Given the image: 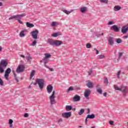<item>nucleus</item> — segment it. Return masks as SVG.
Segmentation results:
<instances>
[{
	"label": "nucleus",
	"instance_id": "nucleus-32",
	"mask_svg": "<svg viewBox=\"0 0 128 128\" xmlns=\"http://www.w3.org/2000/svg\"><path fill=\"white\" fill-rule=\"evenodd\" d=\"M72 90H74V87L70 86L68 90V92H72Z\"/></svg>",
	"mask_w": 128,
	"mask_h": 128
},
{
	"label": "nucleus",
	"instance_id": "nucleus-56",
	"mask_svg": "<svg viewBox=\"0 0 128 128\" xmlns=\"http://www.w3.org/2000/svg\"><path fill=\"white\" fill-rule=\"evenodd\" d=\"M3 4L2 2H0V6H2Z\"/></svg>",
	"mask_w": 128,
	"mask_h": 128
},
{
	"label": "nucleus",
	"instance_id": "nucleus-11",
	"mask_svg": "<svg viewBox=\"0 0 128 128\" xmlns=\"http://www.w3.org/2000/svg\"><path fill=\"white\" fill-rule=\"evenodd\" d=\"M53 88H54L52 87V85L48 86L47 88H46V90H47V92H48V94H50V92H52Z\"/></svg>",
	"mask_w": 128,
	"mask_h": 128
},
{
	"label": "nucleus",
	"instance_id": "nucleus-19",
	"mask_svg": "<svg viewBox=\"0 0 128 128\" xmlns=\"http://www.w3.org/2000/svg\"><path fill=\"white\" fill-rule=\"evenodd\" d=\"M88 10V8L86 6H84V7H82L80 8V12H82L83 14H84V12H86Z\"/></svg>",
	"mask_w": 128,
	"mask_h": 128
},
{
	"label": "nucleus",
	"instance_id": "nucleus-22",
	"mask_svg": "<svg viewBox=\"0 0 128 128\" xmlns=\"http://www.w3.org/2000/svg\"><path fill=\"white\" fill-rule=\"evenodd\" d=\"M26 25L27 28H34V24H30L28 22H27L26 23Z\"/></svg>",
	"mask_w": 128,
	"mask_h": 128
},
{
	"label": "nucleus",
	"instance_id": "nucleus-30",
	"mask_svg": "<svg viewBox=\"0 0 128 128\" xmlns=\"http://www.w3.org/2000/svg\"><path fill=\"white\" fill-rule=\"evenodd\" d=\"M58 24V23L56 22H53L51 24V26H56Z\"/></svg>",
	"mask_w": 128,
	"mask_h": 128
},
{
	"label": "nucleus",
	"instance_id": "nucleus-4",
	"mask_svg": "<svg viewBox=\"0 0 128 128\" xmlns=\"http://www.w3.org/2000/svg\"><path fill=\"white\" fill-rule=\"evenodd\" d=\"M36 82H37L40 90H42L44 86V80L42 78L36 79Z\"/></svg>",
	"mask_w": 128,
	"mask_h": 128
},
{
	"label": "nucleus",
	"instance_id": "nucleus-57",
	"mask_svg": "<svg viewBox=\"0 0 128 128\" xmlns=\"http://www.w3.org/2000/svg\"><path fill=\"white\" fill-rule=\"evenodd\" d=\"M128 38V36H124V38Z\"/></svg>",
	"mask_w": 128,
	"mask_h": 128
},
{
	"label": "nucleus",
	"instance_id": "nucleus-37",
	"mask_svg": "<svg viewBox=\"0 0 128 128\" xmlns=\"http://www.w3.org/2000/svg\"><path fill=\"white\" fill-rule=\"evenodd\" d=\"M92 47V44H90V43H88L86 45V48H90Z\"/></svg>",
	"mask_w": 128,
	"mask_h": 128
},
{
	"label": "nucleus",
	"instance_id": "nucleus-15",
	"mask_svg": "<svg viewBox=\"0 0 128 128\" xmlns=\"http://www.w3.org/2000/svg\"><path fill=\"white\" fill-rule=\"evenodd\" d=\"M128 30V28L126 26H124L122 28V34H126Z\"/></svg>",
	"mask_w": 128,
	"mask_h": 128
},
{
	"label": "nucleus",
	"instance_id": "nucleus-23",
	"mask_svg": "<svg viewBox=\"0 0 128 128\" xmlns=\"http://www.w3.org/2000/svg\"><path fill=\"white\" fill-rule=\"evenodd\" d=\"M86 86L89 88H92L93 87L92 83L90 81H88Z\"/></svg>",
	"mask_w": 128,
	"mask_h": 128
},
{
	"label": "nucleus",
	"instance_id": "nucleus-6",
	"mask_svg": "<svg viewBox=\"0 0 128 128\" xmlns=\"http://www.w3.org/2000/svg\"><path fill=\"white\" fill-rule=\"evenodd\" d=\"M31 34L34 40L38 39V30H34L31 32Z\"/></svg>",
	"mask_w": 128,
	"mask_h": 128
},
{
	"label": "nucleus",
	"instance_id": "nucleus-20",
	"mask_svg": "<svg viewBox=\"0 0 128 128\" xmlns=\"http://www.w3.org/2000/svg\"><path fill=\"white\" fill-rule=\"evenodd\" d=\"M48 42L50 46H54V41L52 39H48Z\"/></svg>",
	"mask_w": 128,
	"mask_h": 128
},
{
	"label": "nucleus",
	"instance_id": "nucleus-26",
	"mask_svg": "<svg viewBox=\"0 0 128 128\" xmlns=\"http://www.w3.org/2000/svg\"><path fill=\"white\" fill-rule=\"evenodd\" d=\"M120 8H121L120 6H116L114 7V10L115 12H118V10H120Z\"/></svg>",
	"mask_w": 128,
	"mask_h": 128
},
{
	"label": "nucleus",
	"instance_id": "nucleus-53",
	"mask_svg": "<svg viewBox=\"0 0 128 128\" xmlns=\"http://www.w3.org/2000/svg\"><path fill=\"white\" fill-rule=\"evenodd\" d=\"M20 56L21 58H25L24 55H22V54L20 55Z\"/></svg>",
	"mask_w": 128,
	"mask_h": 128
},
{
	"label": "nucleus",
	"instance_id": "nucleus-52",
	"mask_svg": "<svg viewBox=\"0 0 128 128\" xmlns=\"http://www.w3.org/2000/svg\"><path fill=\"white\" fill-rule=\"evenodd\" d=\"M18 22L19 24H22V22L20 21V20H18Z\"/></svg>",
	"mask_w": 128,
	"mask_h": 128
},
{
	"label": "nucleus",
	"instance_id": "nucleus-45",
	"mask_svg": "<svg viewBox=\"0 0 128 128\" xmlns=\"http://www.w3.org/2000/svg\"><path fill=\"white\" fill-rule=\"evenodd\" d=\"M120 71L118 72L117 74V78H120Z\"/></svg>",
	"mask_w": 128,
	"mask_h": 128
},
{
	"label": "nucleus",
	"instance_id": "nucleus-35",
	"mask_svg": "<svg viewBox=\"0 0 128 128\" xmlns=\"http://www.w3.org/2000/svg\"><path fill=\"white\" fill-rule=\"evenodd\" d=\"M104 82L106 84H108V78H105L104 80Z\"/></svg>",
	"mask_w": 128,
	"mask_h": 128
},
{
	"label": "nucleus",
	"instance_id": "nucleus-41",
	"mask_svg": "<svg viewBox=\"0 0 128 128\" xmlns=\"http://www.w3.org/2000/svg\"><path fill=\"white\" fill-rule=\"evenodd\" d=\"M44 66H45V68H48V70H50V72H52V68H50L49 67H48V66H46V64H44Z\"/></svg>",
	"mask_w": 128,
	"mask_h": 128
},
{
	"label": "nucleus",
	"instance_id": "nucleus-42",
	"mask_svg": "<svg viewBox=\"0 0 128 128\" xmlns=\"http://www.w3.org/2000/svg\"><path fill=\"white\" fill-rule=\"evenodd\" d=\"M36 44V40H34L32 44H31V46H34Z\"/></svg>",
	"mask_w": 128,
	"mask_h": 128
},
{
	"label": "nucleus",
	"instance_id": "nucleus-18",
	"mask_svg": "<svg viewBox=\"0 0 128 128\" xmlns=\"http://www.w3.org/2000/svg\"><path fill=\"white\" fill-rule=\"evenodd\" d=\"M62 12H64V14H72V12H74V10H71L70 11H68L66 10H62Z\"/></svg>",
	"mask_w": 128,
	"mask_h": 128
},
{
	"label": "nucleus",
	"instance_id": "nucleus-2",
	"mask_svg": "<svg viewBox=\"0 0 128 128\" xmlns=\"http://www.w3.org/2000/svg\"><path fill=\"white\" fill-rule=\"evenodd\" d=\"M114 88L116 90H119L120 92H122L124 94H128V88L124 86V85H122L120 88L117 85H114Z\"/></svg>",
	"mask_w": 128,
	"mask_h": 128
},
{
	"label": "nucleus",
	"instance_id": "nucleus-39",
	"mask_svg": "<svg viewBox=\"0 0 128 128\" xmlns=\"http://www.w3.org/2000/svg\"><path fill=\"white\" fill-rule=\"evenodd\" d=\"M52 36H54V38H56L58 36V33H54V34L52 35Z\"/></svg>",
	"mask_w": 128,
	"mask_h": 128
},
{
	"label": "nucleus",
	"instance_id": "nucleus-21",
	"mask_svg": "<svg viewBox=\"0 0 128 128\" xmlns=\"http://www.w3.org/2000/svg\"><path fill=\"white\" fill-rule=\"evenodd\" d=\"M94 118H96V116L94 115V114H92L91 115L88 114L87 116V118H90L91 120H92Z\"/></svg>",
	"mask_w": 128,
	"mask_h": 128
},
{
	"label": "nucleus",
	"instance_id": "nucleus-58",
	"mask_svg": "<svg viewBox=\"0 0 128 128\" xmlns=\"http://www.w3.org/2000/svg\"><path fill=\"white\" fill-rule=\"evenodd\" d=\"M10 128H12V124H10Z\"/></svg>",
	"mask_w": 128,
	"mask_h": 128
},
{
	"label": "nucleus",
	"instance_id": "nucleus-8",
	"mask_svg": "<svg viewBox=\"0 0 128 128\" xmlns=\"http://www.w3.org/2000/svg\"><path fill=\"white\" fill-rule=\"evenodd\" d=\"M12 72V70L10 68H8L5 72L4 78L6 80L8 79V76H10V74Z\"/></svg>",
	"mask_w": 128,
	"mask_h": 128
},
{
	"label": "nucleus",
	"instance_id": "nucleus-34",
	"mask_svg": "<svg viewBox=\"0 0 128 128\" xmlns=\"http://www.w3.org/2000/svg\"><path fill=\"white\" fill-rule=\"evenodd\" d=\"M100 2L104 4H108V0H100Z\"/></svg>",
	"mask_w": 128,
	"mask_h": 128
},
{
	"label": "nucleus",
	"instance_id": "nucleus-14",
	"mask_svg": "<svg viewBox=\"0 0 128 128\" xmlns=\"http://www.w3.org/2000/svg\"><path fill=\"white\" fill-rule=\"evenodd\" d=\"M61 44H62V41L58 40L54 41V46H58Z\"/></svg>",
	"mask_w": 128,
	"mask_h": 128
},
{
	"label": "nucleus",
	"instance_id": "nucleus-50",
	"mask_svg": "<svg viewBox=\"0 0 128 128\" xmlns=\"http://www.w3.org/2000/svg\"><path fill=\"white\" fill-rule=\"evenodd\" d=\"M107 95H108V93H106V92H104V93L103 94L104 96L106 97V96H107Z\"/></svg>",
	"mask_w": 128,
	"mask_h": 128
},
{
	"label": "nucleus",
	"instance_id": "nucleus-61",
	"mask_svg": "<svg viewBox=\"0 0 128 128\" xmlns=\"http://www.w3.org/2000/svg\"><path fill=\"white\" fill-rule=\"evenodd\" d=\"M85 124H88V121H85Z\"/></svg>",
	"mask_w": 128,
	"mask_h": 128
},
{
	"label": "nucleus",
	"instance_id": "nucleus-16",
	"mask_svg": "<svg viewBox=\"0 0 128 128\" xmlns=\"http://www.w3.org/2000/svg\"><path fill=\"white\" fill-rule=\"evenodd\" d=\"M74 102H78L80 100V97L78 95H76L73 98Z\"/></svg>",
	"mask_w": 128,
	"mask_h": 128
},
{
	"label": "nucleus",
	"instance_id": "nucleus-17",
	"mask_svg": "<svg viewBox=\"0 0 128 128\" xmlns=\"http://www.w3.org/2000/svg\"><path fill=\"white\" fill-rule=\"evenodd\" d=\"M111 30H113L114 32H118V28L116 25H114L111 27Z\"/></svg>",
	"mask_w": 128,
	"mask_h": 128
},
{
	"label": "nucleus",
	"instance_id": "nucleus-54",
	"mask_svg": "<svg viewBox=\"0 0 128 128\" xmlns=\"http://www.w3.org/2000/svg\"><path fill=\"white\" fill-rule=\"evenodd\" d=\"M90 108L88 109V113L87 114H90Z\"/></svg>",
	"mask_w": 128,
	"mask_h": 128
},
{
	"label": "nucleus",
	"instance_id": "nucleus-44",
	"mask_svg": "<svg viewBox=\"0 0 128 128\" xmlns=\"http://www.w3.org/2000/svg\"><path fill=\"white\" fill-rule=\"evenodd\" d=\"M12 122H14V120H12V119L9 120V122H8L9 124H12Z\"/></svg>",
	"mask_w": 128,
	"mask_h": 128
},
{
	"label": "nucleus",
	"instance_id": "nucleus-63",
	"mask_svg": "<svg viewBox=\"0 0 128 128\" xmlns=\"http://www.w3.org/2000/svg\"><path fill=\"white\" fill-rule=\"evenodd\" d=\"M126 26L128 28V24L127 26Z\"/></svg>",
	"mask_w": 128,
	"mask_h": 128
},
{
	"label": "nucleus",
	"instance_id": "nucleus-25",
	"mask_svg": "<svg viewBox=\"0 0 128 128\" xmlns=\"http://www.w3.org/2000/svg\"><path fill=\"white\" fill-rule=\"evenodd\" d=\"M19 36H20V38H24V36H26V34H24V30L21 31L20 32Z\"/></svg>",
	"mask_w": 128,
	"mask_h": 128
},
{
	"label": "nucleus",
	"instance_id": "nucleus-24",
	"mask_svg": "<svg viewBox=\"0 0 128 128\" xmlns=\"http://www.w3.org/2000/svg\"><path fill=\"white\" fill-rule=\"evenodd\" d=\"M36 74V70H33L30 73V78H32Z\"/></svg>",
	"mask_w": 128,
	"mask_h": 128
},
{
	"label": "nucleus",
	"instance_id": "nucleus-13",
	"mask_svg": "<svg viewBox=\"0 0 128 128\" xmlns=\"http://www.w3.org/2000/svg\"><path fill=\"white\" fill-rule=\"evenodd\" d=\"M24 14L16 15V20L18 21L22 20V18H24Z\"/></svg>",
	"mask_w": 128,
	"mask_h": 128
},
{
	"label": "nucleus",
	"instance_id": "nucleus-12",
	"mask_svg": "<svg viewBox=\"0 0 128 128\" xmlns=\"http://www.w3.org/2000/svg\"><path fill=\"white\" fill-rule=\"evenodd\" d=\"M108 44H110V46H112L114 44V38L110 36L108 39Z\"/></svg>",
	"mask_w": 128,
	"mask_h": 128
},
{
	"label": "nucleus",
	"instance_id": "nucleus-47",
	"mask_svg": "<svg viewBox=\"0 0 128 128\" xmlns=\"http://www.w3.org/2000/svg\"><path fill=\"white\" fill-rule=\"evenodd\" d=\"M94 50H96V54H98L100 53V52H98V50H96V48H94Z\"/></svg>",
	"mask_w": 128,
	"mask_h": 128
},
{
	"label": "nucleus",
	"instance_id": "nucleus-31",
	"mask_svg": "<svg viewBox=\"0 0 128 128\" xmlns=\"http://www.w3.org/2000/svg\"><path fill=\"white\" fill-rule=\"evenodd\" d=\"M72 106H66V110L68 111L72 110Z\"/></svg>",
	"mask_w": 128,
	"mask_h": 128
},
{
	"label": "nucleus",
	"instance_id": "nucleus-64",
	"mask_svg": "<svg viewBox=\"0 0 128 128\" xmlns=\"http://www.w3.org/2000/svg\"><path fill=\"white\" fill-rule=\"evenodd\" d=\"M102 36H104V33H102Z\"/></svg>",
	"mask_w": 128,
	"mask_h": 128
},
{
	"label": "nucleus",
	"instance_id": "nucleus-46",
	"mask_svg": "<svg viewBox=\"0 0 128 128\" xmlns=\"http://www.w3.org/2000/svg\"><path fill=\"white\" fill-rule=\"evenodd\" d=\"M109 124H110V126H114V121H112V120L110 121Z\"/></svg>",
	"mask_w": 128,
	"mask_h": 128
},
{
	"label": "nucleus",
	"instance_id": "nucleus-28",
	"mask_svg": "<svg viewBox=\"0 0 128 128\" xmlns=\"http://www.w3.org/2000/svg\"><path fill=\"white\" fill-rule=\"evenodd\" d=\"M116 42H117V44H122V40L120 38H116Z\"/></svg>",
	"mask_w": 128,
	"mask_h": 128
},
{
	"label": "nucleus",
	"instance_id": "nucleus-38",
	"mask_svg": "<svg viewBox=\"0 0 128 128\" xmlns=\"http://www.w3.org/2000/svg\"><path fill=\"white\" fill-rule=\"evenodd\" d=\"M122 52H120L118 54V60H120V58H122Z\"/></svg>",
	"mask_w": 128,
	"mask_h": 128
},
{
	"label": "nucleus",
	"instance_id": "nucleus-5",
	"mask_svg": "<svg viewBox=\"0 0 128 128\" xmlns=\"http://www.w3.org/2000/svg\"><path fill=\"white\" fill-rule=\"evenodd\" d=\"M45 56L44 58L40 61V62H44V64H48V58H52V55L48 53H46L44 54Z\"/></svg>",
	"mask_w": 128,
	"mask_h": 128
},
{
	"label": "nucleus",
	"instance_id": "nucleus-43",
	"mask_svg": "<svg viewBox=\"0 0 128 128\" xmlns=\"http://www.w3.org/2000/svg\"><path fill=\"white\" fill-rule=\"evenodd\" d=\"M0 85L4 86V81H2V78H0Z\"/></svg>",
	"mask_w": 128,
	"mask_h": 128
},
{
	"label": "nucleus",
	"instance_id": "nucleus-55",
	"mask_svg": "<svg viewBox=\"0 0 128 128\" xmlns=\"http://www.w3.org/2000/svg\"><path fill=\"white\" fill-rule=\"evenodd\" d=\"M88 74L89 76H90V74H92V71L88 72Z\"/></svg>",
	"mask_w": 128,
	"mask_h": 128
},
{
	"label": "nucleus",
	"instance_id": "nucleus-27",
	"mask_svg": "<svg viewBox=\"0 0 128 128\" xmlns=\"http://www.w3.org/2000/svg\"><path fill=\"white\" fill-rule=\"evenodd\" d=\"M98 58H100V60H102L104 58H106V56L104 54H100L98 56Z\"/></svg>",
	"mask_w": 128,
	"mask_h": 128
},
{
	"label": "nucleus",
	"instance_id": "nucleus-33",
	"mask_svg": "<svg viewBox=\"0 0 128 128\" xmlns=\"http://www.w3.org/2000/svg\"><path fill=\"white\" fill-rule=\"evenodd\" d=\"M97 92H98V94H102V88L97 89Z\"/></svg>",
	"mask_w": 128,
	"mask_h": 128
},
{
	"label": "nucleus",
	"instance_id": "nucleus-1",
	"mask_svg": "<svg viewBox=\"0 0 128 128\" xmlns=\"http://www.w3.org/2000/svg\"><path fill=\"white\" fill-rule=\"evenodd\" d=\"M8 60H2L0 62V74H2L4 72V68L8 66Z\"/></svg>",
	"mask_w": 128,
	"mask_h": 128
},
{
	"label": "nucleus",
	"instance_id": "nucleus-29",
	"mask_svg": "<svg viewBox=\"0 0 128 128\" xmlns=\"http://www.w3.org/2000/svg\"><path fill=\"white\" fill-rule=\"evenodd\" d=\"M84 108L80 109V112H78L79 116H82V114H84Z\"/></svg>",
	"mask_w": 128,
	"mask_h": 128
},
{
	"label": "nucleus",
	"instance_id": "nucleus-60",
	"mask_svg": "<svg viewBox=\"0 0 128 128\" xmlns=\"http://www.w3.org/2000/svg\"><path fill=\"white\" fill-rule=\"evenodd\" d=\"M2 50V46H0V52Z\"/></svg>",
	"mask_w": 128,
	"mask_h": 128
},
{
	"label": "nucleus",
	"instance_id": "nucleus-40",
	"mask_svg": "<svg viewBox=\"0 0 128 128\" xmlns=\"http://www.w3.org/2000/svg\"><path fill=\"white\" fill-rule=\"evenodd\" d=\"M32 56H30L28 55V62H30V60H32Z\"/></svg>",
	"mask_w": 128,
	"mask_h": 128
},
{
	"label": "nucleus",
	"instance_id": "nucleus-49",
	"mask_svg": "<svg viewBox=\"0 0 128 128\" xmlns=\"http://www.w3.org/2000/svg\"><path fill=\"white\" fill-rule=\"evenodd\" d=\"M113 22H112V21H110V22H108V26H110V25L112 24Z\"/></svg>",
	"mask_w": 128,
	"mask_h": 128
},
{
	"label": "nucleus",
	"instance_id": "nucleus-48",
	"mask_svg": "<svg viewBox=\"0 0 128 128\" xmlns=\"http://www.w3.org/2000/svg\"><path fill=\"white\" fill-rule=\"evenodd\" d=\"M24 118H28V114L26 113V114H24Z\"/></svg>",
	"mask_w": 128,
	"mask_h": 128
},
{
	"label": "nucleus",
	"instance_id": "nucleus-3",
	"mask_svg": "<svg viewBox=\"0 0 128 128\" xmlns=\"http://www.w3.org/2000/svg\"><path fill=\"white\" fill-rule=\"evenodd\" d=\"M50 104H56V91L53 90L52 94L50 96Z\"/></svg>",
	"mask_w": 128,
	"mask_h": 128
},
{
	"label": "nucleus",
	"instance_id": "nucleus-36",
	"mask_svg": "<svg viewBox=\"0 0 128 128\" xmlns=\"http://www.w3.org/2000/svg\"><path fill=\"white\" fill-rule=\"evenodd\" d=\"M8 20H16V16H13L9 18Z\"/></svg>",
	"mask_w": 128,
	"mask_h": 128
},
{
	"label": "nucleus",
	"instance_id": "nucleus-59",
	"mask_svg": "<svg viewBox=\"0 0 128 128\" xmlns=\"http://www.w3.org/2000/svg\"><path fill=\"white\" fill-rule=\"evenodd\" d=\"M88 116H86L85 122H88Z\"/></svg>",
	"mask_w": 128,
	"mask_h": 128
},
{
	"label": "nucleus",
	"instance_id": "nucleus-62",
	"mask_svg": "<svg viewBox=\"0 0 128 128\" xmlns=\"http://www.w3.org/2000/svg\"><path fill=\"white\" fill-rule=\"evenodd\" d=\"M126 70L128 71V68H126Z\"/></svg>",
	"mask_w": 128,
	"mask_h": 128
},
{
	"label": "nucleus",
	"instance_id": "nucleus-9",
	"mask_svg": "<svg viewBox=\"0 0 128 128\" xmlns=\"http://www.w3.org/2000/svg\"><path fill=\"white\" fill-rule=\"evenodd\" d=\"M90 94H92V90H86L84 93V98H86V100H88V98H90L88 96H90Z\"/></svg>",
	"mask_w": 128,
	"mask_h": 128
},
{
	"label": "nucleus",
	"instance_id": "nucleus-7",
	"mask_svg": "<svg viewBox=\"0 0 128 128\" xmlns=\"http://www.w3.org/2000/svg\"><path fill=\"white\" fill-rule=\"evenodd\" d=\"M24 70V65H19L16 70V72H22Z\"/></svg>",
	"mask_w": 128,
	"mask_h": 128
},
{
	"label": "nucleus",
	"instance_id": "nucleus-51",
	"mask_svg": "<svg viewBox=\"0 0 128 128\" xmlns=\"http://www.w3.org/2000/svg\"><path fill=\"white\" fill-rule=\"evenodd\" d=\"M62 122V119H60V120H58V124H60V122Z\"/></svg>",
	"mask_w": 128,
	"mask_h": 128
},
{
	"label": "nucleus",
	"instance_id": "nucleus-10",
	"mask_svg": "<svg viewBox=\"0 0 128 128\" xmlns=\"http://www.w3.org/2000/svg\"><path fill=\"white\" fill-rule=\"evenodd\" d=\"M72 116V112H64L62 114V116L64 118H70Z\"/></svg>",
	"mask_w": 128,
	"mask_h": 128
}]
</instances>
